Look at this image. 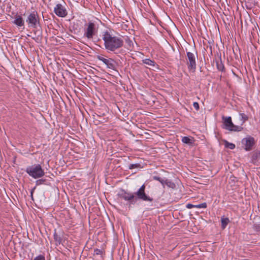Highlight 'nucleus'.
<instances>
[{
	"mask_svg": "<svg viewBox=\"0 0 260 260\" xmlns=\"http://www.w3.org/2000/svg\"><path fill=\"white\" fill-rule=\"evenodd\" d=\"M15 19L13 21V23L16 25L18 27L24 26V21L21 15L16 14L15 15Z\"/></svg>",
	"mask_w": 260,
	"mask_h": 260,
	"instance_id": "nucleus-11",
	"label": "nucleus"
},
{
	"mask_svg": "<svg viewBox=\"0 0 260 260\" xmlns=\"http://www.w3.org/2000/svg\"><path fill=\"white\" fill-rule=\"evenodd\" d=\"M223 128L229 131L241 132L243 128L241 126L235 125L232 120L231 116H222Z\"/></svg>",
	"mask_w": 260,
	"mask_h": 260,
	"instance_id": "nucleus-5",
	"label": "nucleus"
},
{
	"mask_svg": "<svg viewBox=\"0 0 260 260\" xmlns=\"http://www.w3.org/2000/svg\"><path fill=\"white\" fill-rule=\"evenodd\" d=\"M26 21L29 27L36 28L40 25L39 15L35 11H33L28 16Z\"/></svg>",
	"mask_w": 260,
	"mask_h": 260,
	"instance_id": "nucleus-7",
	"label": "nucleus"
},
{
	"mask_svg": "<svg viewBox=\"0 0 260 260\" xmlns=\"http://www.w3.org/2000/svg\"><path fill=\"white\" fill-rule=\"evenodd\" d=\"M245 149L246 151L251 150V147H245Z\"/></svg>",
	"mask_w": 260,
	"mask_h": 260,
	"instance_id": "nucleus-31",
	"label": "nucleus"
},
{
	"mask_svg": "<svg viewBox=\"0 0 260 260\" xmlns=\"http://www.w3.org/2000/svg\"><path fill=\"white\" fill-rule=\"evenodd\" d=\"M54 12L58 17H65L68 15V12L63 6L61 4H57L54 8Z\"/></svg>",
	"mask_w": 260,
	"mask_h": 260,
	"instance_id": "nucleus-9",
	"label": "nucleus"
},
{
	"mask_svg": "<svg viewBox=\"0 0 260 260\" xmlns=\"http://www.w3.org/2000/svg\"><path fill=\"white\" fill-rule=\"evenodd\" d=\"M102 250L99 249H95L94 250V253L96 255H100L102 254Z\"/></svg>",
	"mask_w": 260,
	"mask_h": 260,
	"instance_id": "nucleus-27",
	"label": "nucleus"
},
{
	"mask_svg": "<svg viewBox=\"0 0 260 260\" xmlns=\"http://www.w3.org/2000/svg\"><path fill=\"white\" fill-rule=\"evenodd\" d=\"M84 37L87 38L89 40H91L93 37L96 35L98 31V25L94 22L90 21L84 25Z\"/></svg>",
	"mask_w": 260,
	"mask_h": 260,
	"instance_id": "nucleus-3",
	"label": "nucleus"
},
{
	"mask_svg": "<svg viewBox=\"0 0 260 260\" xmlns=\"http://www.w3.org/2000/svg\"><path fill=\"white\" fill-rule=\"evenodd\" d=\"M141 168V165L140 164H131L128 167V168L129 169H133L134 168Z\"/></svg>",
	"mask_w": 260,
	"mask_h": 260,
	"instance_id": "nucleus-22",
	"label": "nucleus"
},
{
	"mask_svg": "<svg viewBox=\"0 0 260 260\" xmlns=\"http://www.w3.org/2000/svg\"><path fill=\"white\" fill-rule=\"evenodd\" d=\"M193 107L197 110H199V108H200V107H199V104H198V103L197 102H194L193 104Z\"/></svg>",
	"mask_w": 260,
	"mask_h": 260,
	"instance_id": "nucleus-28",
	"label": "nucleus"
},
{
	"mask_svg": "<svg viewBox=\"0 0 260 260\" xmlns=\"http://www.w3.org/2000/svg\"><path fill=\"white\" fill-rule=\"evenodd\" d=\"M53 238H54V240L55 242L56 246H58L59 245H60L61 244H62V240H63L62 238L60 235H58L57 233L56 229L54 230V232L53 234Z\"/></svg>",
	"mask_w": 260,
	"mask_h": 260,
	"instance_id": "nucleus-13",
	"label": "nucleus"
},
{
	"mask_svg": "<svg viewBox=\"0 0 260 260\" xmlns=\"http://www.w3.org/2000/svg\"><path fill=\"white\" fill-rule=\"evenodd\" d=\"M229 148H231V149H234L235 147H229Z\"/></svg>",
	"mask_w": 260,
	"mask_h": 260,
	"instance_id": "nucleus-32",
	"label": "nucleus"
},
{
	"mask_svg": "<svg viewBox=\"0 0 260 260\" xmlns=\"http://www.w3.org/2000/svg\"><path fill=\"white\" fill-rule=\"evenodd\" d=\"M165 185H166L168 187L172 188L175 187V184L173 182L168 179L165 180Z\"/></svg>",
	"mask_w": 260,
	"mask_h": 260,
	"instance_id": "nucleus-19",
	"label": "nucleus"
},
{
	"mask_svg": "<svg viewBox=\"0 0 260 260\" xmlns=\"http://www.w3.org/2000/svg\"><path fill=\"white\" fill-rule=\"evenodd\" d=\"M253 229L256 231L259 232L260 231V224H255L253 225Z\"/></svg>",
	"mask_w": 260,
	"mask_h": 260,
	"instance_id": "nucleus-25",
	"label": "nucleus"
},
{
	"mask_svg": "<svg viewBox=\"0 0 260 260\" xmlns=\"http://www.w3.org/2000/svg\"><path fill=\"white\" fill-rule=\"evenodd\" d=\"M186 55V65L187 68L189 71L194 73L197 69L196 59L198 58L197 53L196 52V55L192 52H187Z\"/></svg>",
	"mask_w": 260,
	"mask_h": 260,
	"instance_id": "nucleus-6",
	"label": "nucleus"
},
{
	"mask_svg": "<svg viewBox=\"0 0 260 260\" xmlns=\"http://www.w3.org/2000/svg\"><path fill=\"white\" fill-rule=\"evenodd\" d=\"M242 144L244 146H253L255 144V141L253 137L247 136L242 140Z\"/></svg>",
	"mask_w": 260,
	"mask_h": 260,
	"instance_id": "nucleus-10",
	"label": "nucleus"
},
{
	"mask_svg": "<svg viewBox=\"0 0 260 260\" xmlns=\"http://www.w3.org/2000/svg\"><path fill=\"white\" fill-rule=\"evenodd\" d=\"M145 190V185L143 184L134 193L122 189L118 195L121 199L127 201V204L129 207L132 205H135L138 200L147 202H152L153 201V199L147 195Z\"/></svg>",
	"mask_w": 260,
	"mask_h": 260,
	"instance_id": "nucleus-1",
	"label": "nucleus"
},
{
	"mask_svg": "<svg viewBox=\"0 0 260 260\" xmlns=\"http://www.w3.org/2000/svg\"><path fill=\"white\" fill-rule=\"evenodd\" d=\"M102 39L104 41L105 49L114 53H116L115 51L121 48L124 44L123 39L114 36L111 29L106 30L102 32Z\"/></svg>",
	"mask_w": 260,
	"mask_h": 260,
	"instance_id": "nucleus-2",
	"label": "nucleus"
},
{
	"mask_svg": "<svg viewBox=\"0 0 260 260\" xmlns=\"http://www.w3.org/2000/svg\"><path fill=\"white\" fill-rule=\"evenodd\" d=\"M97 59L100 61H102L105 63L107 67L111 70H115L116 68V61L112 58H105L101 55H98L96 57Z\"/></svg>",
	"mask_w": 260,
	"mask_h": 260,
	"instance_id": "nucleus-8",
	"label": "nucleus"
},
{
	"mask_svg": "<svg viewBox=\"0 0 260 260\" xmlns=\"http://www.w3.org/2000/svg\"><path fill=\"white\" fill-rule=\"evenodd\" d=\"M186 207L188 209H191L192 208H195V205H193L190 203L186 204Z\"/></svg>",
	"mask_w": 260,
	"mask_h": 260,
	"instance_id": "nucleus-29",
	"label": "nucleus"
},
{
	"mask_svg": "<svg viewBox=\"0 0 260 260\" xmlns=\"http://www.w3.org/2000/svg\"><path fill=\"white\" fill-rule=\"evenodd\" d=\"M251 162L255 164L258 161L260 158V149H256L251 153Z\"/></svg>",
	"mask_w": 260,
	"mask_h": 260,
	"instance_id": "nucleus-12",
	"label": "nucleus"
},
{
	"mask_svg": "<svg viewBox=\"0 0 260 260\" xmlns=\"http://www.w3.org/2000/svg\"><path fill=\"white\" fill-rule=\"evenodd\" d=\"M239 115L240 116V120L242 121V123L240 126L242 125L248 119V116L244 113H240Z\"/></svg>",
	"mask_w": 260,
	"mask_h": 260,
	"instance_id": "nucleus-17",
	"label": "nucleus"
},
{
	"mask_svg": "<svg viewBox=\"0 0 260 260\" xmlns=\"http://www.w3.org/2000/svg\"><path fill=\"white\" fill-rule=\"evenodd\" d=\"M153 178L154 180H157V181H158L159 182L161 183V184L164 186L165 185V180H164L163 179H162L161 178H160V177L159 176H153Z\"/></svg>",
	"mask_w": 260,
	"mask_h": 260,
	"instance_id": "nucleus-21",
	"label": "nucleus"
},
{
	"mask_svg": "<svg viewBox=\"0 0 260 260\" xmlns=\"http://www.w3.org/2000/svg\"><path fill=\"white\" fill-rule=\"evenodd\" d=\"M34 260H45V256L42 255H39L36 257Z\"/></svg>",
	"mask_w": 260,
	"mask_h": 260,
	"instance_id": "nucleus-26",
	"label": "nucleus"
},
{
	"mask_svg": "<svg viewBox=\"0 0 260 260\" xmlns=\"http://www.w3.org/2000/svg\"><path fill=\"white\" fill-rule=\"evenodd\" d=\"M182 141L184 144L188 145H192L194 144V138L192 137H183L182 138Z\"/></svg>",
	"mask_w": 260,
	"mask_h": 260,
	"instance_id": "nucleus-15",
	"label": "nucleus"
},
{
	"mask_svg": "<svg viewBox=\"0 0 260 260\" xmlns=\"http://www.w3.org/2000/svg\"><path fill=\"white\" fill-rule=\"evenodd\" d=\"M25 172L35 179L41 178L44 175V171L39 164H35L26 168Z\"/></svg>",
	"mask_w": 260,
	"mask_h": 260,
	"instance_id": "nucleus-4",
	"label": "nucleus"
},
{
	"mask_svg": "<svg viewBox=\"0 0 260 260\" xmlns=\"http://www.w3.org/2000/svg\"><path fill=\"white\" fill-rule=\"evenodd\" d=\"M142 61L143 63L147 64L150 66H154L155 64V62L154 60H152L149 58L143 59Z\"/></svg>",
	"mask_w": 260,
	"mask_h": 260,
	"instance_id": "nucleus-18",
	"label": "nucleus"
},
{
	"mask_svg": "<svg viewBox=\"0 0 260 260\" xmlns=\"http://www.w3.org/2000/svg\"><path fill=\"white\" fill-rule=\"evenodd\" d=\"M220 145H224V146H235V144L233 143H229L225 140H221L219 142Z\"/></svg>",
	"mask_w": 260,
	"mask_h": 260,
	"instance_id": "nucleus-20",
	"label": "nucleus"
},
{
	"mask_svg": "<svg viewBox=\"0 0 260 260\" xmlns=\"http://www.w3.org/2000/svg\"><path fill=\"white\" fill-rule=\"evenodd\" d=\"M207 204L206 203L195 205V208H207Z\"/></svg>",
	"mask_w": 260,
	"mask_h": 260,
	"instance_id": "nucleus-23",
	"label": "nucleus"
},
{
	"mask_svg": "<svg viewBox=\"0 0 260 260\" xmlns=\"http://www.w3.org/2000/svg\"><path fill=\"white\" fill-rule=\"evenodd\" d=\"M20 153L22 154L25 155V156H27V154H29V153L28 152H25V151H21Z\"/></svg>",
	"mask_w": 260,
	"mask_h": 260,
	"instance_id": "nucleus-30",
	"label": "nucleus"
},
{
	"mask_svg": "<svg viewBox=\"0 0 260 260\" xmlns=\"http://www.w3.org/2000/svg\"><path fill=\"white\" fill-rule=\"evenodd\" d=\"M45 181H46V179H39L36 181V185H39L44 184Z\"/></svg>",
	"mask_w": 260,
	"mask_h": 260,
	"instance_id": "nucleus-24",
	"label": "nucleus"
},
{
	"mask_svg": "<svg viewBox=\"0 0 260 260\" xmlns=\"http://www.w3.org/2000/svg\"><path fill=\"white\" fill-rule=\"evenodd\" d=\"M216 67L218 71L224 72L225 71L224 66L221 60V55L218 56V59L216 60Z\"/></svg>",
	"mask_w": 260,
	"mask_h": 260,
	"instance_id": "nucleus-14",
	"label": "nucleus"
},
{
	"mask_svg": "<svg viewBox=\"0 0 260 260\" xmlns=\"http://www.w3.org/2000/svg\"><path fill=\"white\" fill-rule=\"evenodd\" d=\"M230 222L229 218L222 217L221 218V228L224 230Z\"/></svg>",
	"mask_w": 260,
	"mask_h": 260,
	"instance_id": "nucleus-16",
	"label": "nucleus"
}]
</instances>
